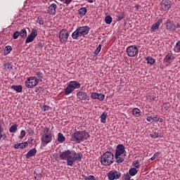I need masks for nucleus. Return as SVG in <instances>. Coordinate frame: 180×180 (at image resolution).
Instances as JSON below:
<instances>
[{
    "label": "nucleus",
    "instance_id": "31",
    "mask_svg": "<svg viewBox=\"0 0 180 180\" xmlns=\"http://www.w3.org/2000/svg\"><path fill=\"white\" fill-rule=\"evenodd\" d=\"M11 51H12V46H6L4 49V56H8V54H9V53H11Z\"/></svg>",
    "mask_w": 180,
    "mask_h": 180
},
{
    "label": "nucleus",
    "instance_id": "25",
    "mask_svg": "<svg viewBox=\"0 0 180 180\" xmlns=\"http://www.w3.org/2000/svg\"><path fill=\"white\" fill-rule=\"evenodd\" d=\"M137 172H139V170H137V169H136V167H132L131 169H129L128 173L131 176H134L136 175H137Z\"/></svg>",
    "mask_w": 180,
    "mask_h": 180
},
{
    "label": "nucleus",
    "instance_id": "7",
    "mask_svg": "<svg viewBox=\"0 0 180 180\" xmlns=\"http://www.w3.org/2000/svg\"><path fill=\"white\" fill-rule=\"evenodd\" d=\"M39 84V78L37 77H30L25 81V86L27 88H34Z\"/></svg>",
    "mask_w": 180,
    "mask_h": 180
},
{
    "label": "nucleus",
    "instance_id": "12",
    "mask_svg": "<svg viewBox=\"0 0 180 180\" xmlns=\"http://www.w3.org/2000/svg\"><path fill=\"white\" fill-rule=\"evenodd\" d=\"M160 8L162 11H169V8H171V1L162 0L160 2Z\"/></svg>",
    "mask_w": 180,
    "mask_h": 180
},
{
    "label": "nucleus",
    "instance_id": "6",
    "mask_svg": "<svg viewBox=\"0 0 180 180\" xmlns=\"http://www.w3.org/2000/svg\"><path fill=\"white\" fill-rule=\"evenodd\" d=\"M49 130H50V129L46 127V133L41 136V141L43 146H47L49 143H51V141H53V136H51V132H49Z\"/></svg>",
    "mask_w": 180,
    "mask_h": 180
},
{
    "label": "nucleus",
    "instance_id": "51",
    "mask_svg": "<svg viewBox=\"0 0 180 180\" xmlns=\"http://www.w3.org/2000/svg\"><path fill=\"white\" fill-rule=\"evenodd\" d=\"M6 140V134H3L1 132H0V140Z\"/></svg>",
    "mask_w": 180,
    "mask_h": 180
},
{
    "label": "nucleus",
    "instance_id": "30",
    "mask_svg": "<svg viewBox=\"0 0 180 180\" xmlns=\"http://www.w3.org/2000/svg\"><path fill=\"white\" fill-rule=\"evenodd\" d=\"M148 64H150V65H153V64L155 63V59L153 58L151 56H148L146 58Z\"/></svg>",
    "mask_w": 180,
    "mask_h": 180
},
{
    "label": "nucleus",
    "instance_id": "36",
    "mask_svg": "<svg viewBox=\"0 0 180 180\" xmlns=\"http://www.w3.org/2000/svg\"><path fill=\"white\" fill-rule=\"evenodd\" d=\"M122 178L123 180H130L131 179V176L129 172H127L122 175Z\"/></svg>",
    "mask_w": 180,
    "mask_h": 180
},
{
    "label": "nucleus",
    "instance_id": "22",
    "mask_svg": "<svg viewBox=\"0 0 180 180\" xmlns=\"http://www.w3.org/2000/svg\"><path fill=\"white\" fill-rule=\"evenodd\" d=\"M87 12H88V9L86 7H82L79 8L78 11V13L80 18H82V16H85Z\"/></svg>",
    "mask_w": 180,
    "mask_h": 180
},
{
    "label": "nucleus",
    "instance_id": "56",
    "mask_svg": "<svg viewBox=\"0 0 180 180\" xmlns=\"http://www.w3.org/2000/svg\"><path fill=\"white\" fill-rule=\"evenodd\" d=\"M180 27V22H177L176 25H175V30H176V29H179Z\"/></svg>",
    "mask_w": 180,
    "mask_h": 180
},
{
    "label": "nucleus",
    "instance_id": "24",
    "mask_svg": "<svg viewBox=\"0 0 180 180\" xmlns=\"http://www.w3.org/2000/svg\"><path fill=\"white\" fill-rule=\"evenodd\" d=\"M3 68L6 71H11L13 69V65L11 63H6L3 65Z\"/></svg>",
    "mask_w": 180,
    "mask_h": 180
},
{
    "label": "nucleus",
    "instance_id": "16",
    "mask_svg": "<svg viewBox=\"0 0 180 180\" xmlns=\"http://www.w3.org/2000/svg\"><path fill=\"white\" fill-rule=\"evenodd\" d=\"M56 9H57V4H51L49 7L48 8L47 13L48 15H51L52 16H54L56 15Z\"/></svg>",
    "mask_w": 180,
    "mask_h": 180
},
{
    "label": "nucleus",
    "instance_id": "29",
    "mask_svg": "<svg viewBox=\"0 0 180 180\" xmlns=\"http://www.w3.org/2000/svg\"><path fill=\"white\" fill-rule=\"evenodd\" d=\"M65 140V136L63 134V133L58 134V141L59 143H63Z\"/></svg>",
    "mask_w": 180,
    "mask_h": 180
},
{
    "label": "nucleus",
    "instance_id": "45",
    "mask_svg": "<svg viewBox=\"0 0 180 180\" xmlns=\"http://www.w3.org/2000/svg\"><path fill=\"white\" fill-rule=\"evenodd\" d=\"M98 93L93 92L91 94V99H98Z\"/></svg>",
    "mask_w": 180,
    "mask_h": 180
},
{
    "label": "nucleus",
    "instance_id": "38",
    "mask_svg": "<svg viewBox=\"0 0 180 180\" xmlns=\"http://www.w3.org/2000/svg\"><path fill=\"white\" fill-rule=\"evenodd\" d=\"M37 23L41 25H44V21L43 20V18L41 16L37 17Z\"/></svg>",
    "mask_w": 180,
    "mask_h": 180
},
{
    "label": "nucleus",
    "instance_id": "62",
    "mask_svg": "<svg viewBox=\"0 0 180 180\" xmlns=\"http://www.w3.org/2000/svg\"><path fill=\"white\" fill-rule=\"evenodd\" d=\"M61 1V2H63V4L65 5V0H59Z\"/></svg>",
    "mask_w": 180,
    "mask_h": 180
},
{
    "label": "nucleus",
    "instance_id": "23",
    "mask_svg": "<svg viewBox=\"0 0 180 180\" xmlns=\"http://www.w3.org/2000/svg\"><path fill=\"white\" fill-rule=\"evenodd\" d=\"M11 89H13L15 92L20 93L23 91V86L22 85H13L11 86Z\"/></svg>",
    "mask_w": 180,
    "mask_h": 180
},
{
    "label": "nucleus",
    "instance_id": "50",
    "mask_svg": "<svg viewBox=\"0 0 180 180\" xmlns=\"http://www.w3.org/2000/svg\"><path fill=\"white\" fill-rule=\"evenodd\" d=\"M25 136H26V131L22 130L20 132V139H23V137H25Z\"/></svg>",
    "mask_w": 180,
    "mask_h": 180
},
{
    "label": "nucleus",
    "instance_id": "20",
    "mask_svg": "<svg viewBox=\"0 0 180 180\" xmlns=\"http://www.w3.org/2000/svg\"><path fill=\"white\" fill-rule=\"evenodd\" d=\"M28 144L27 141L17 143L14 145V148H15V150H18V148H26Z\"/></svg>",
    "mask_w": 180,
    "mask_h": 180
},
{
    "label": "nucleus",
    "instance_id": "43",
    "mask_svg": "<svg viewBox=\"0 0 180 180\" xmlns=\"http://www.w3.org/2000/svg\"><path fill=\"white\" fill-rule=\"evenodd\" d=\"M26 131L28 133L29 136H33V134H34V131H33L31 127H28Z\"/></svg>",
    "mask_w": 180,
    "mask_h": 180
},
{
    "label": "nucleus",
    "instance_id": "54",
    "mask_svg": "<svg viewBox=\"0 0 180 180\" xmlns=\"http://www.w3.org/2000/svg\"><path fill=\"white\" fill-rule=\"evenodd\" d=\"M65 6H68L71 2H72V0H65Z\"/></svg>",
    "mask_w": 180,
    "mask_h": 180
},
{
    "label": "nucleus",
    "instance_id": "37",
    "mask_svg": "<svg viewBox=\"0 0 180 180\" xmlns=\"http://www.w3.org/2000/svg\"><path fill=\"white\" fill-rule=\"evenodd\" d=\"M101 50H102V45L99 44L96 49L94 51V54H95V56H98V54L101 53Z\"/></svg>",
    "mask_w": 180,
    "mask_h": 180
},
{
    "label": "nucleus",
    "instance_id": "48",
    "mask_svg": "<svg viewBox=\"0 0 180 180\" xmlns=\"http://www.w3.org/2000/svg\"><path fill=\"white\" fill-rule=\"evenodd\" d=\"M168 109H169V105H168L167 104H164L162 105V110H164V112H167L168 110Z\"/></svg>",
    "mask_w": 180,
    "mask_h": 180
},
{
    "label": "nucleus",
    "instance_id": "17",
    "mask_svg": "<svg viewBox=\"0 0 180 180\" xmlns=\"http://www.w3.org/2000/svg\"><path fill=\"white\" fill-rule=\"evenodd\" d=\"M162 23V18H160L151 27L152 32H155L160 29V25Z\"/></svg>",
    "mask_w": 180,
    "mask_h": 180
},
{
    "label": "nucleus",
    "instance_id": "10",
    "mask_svg": "<svg viewBox=\"0 0 180 180\" xmlns=\"http://www.w3.org/2000/svg\"><path fill=\"white\" fill-rule=\"evenodd\" d=\"M109 180L119 179L122 176V173L116 170H111L107 174Z\"/></svg>",
    "mask_w": 180,
    "mask_h": 180
},
{
    "label": "nucleus",
    "instance_id": "32",
    "mask_svg": "<svg viewBox=\"0 0 180 180\" xmlns=\"http://www.w3.org/2000/svg\"><path fill=\"white\" fill-rule=\"evenodd\" d=\"M16 130H18V124H13L9 129L10 133H16Z\"/></svg>",
    "mask_w": 180,
    "mask_h": 180
},
{
    "label": "nucleus",
    "instance_id": "27",
    "mask_svg": "<svg viewBox=\"0 0 180 180\" xmlns=\"http://www.w3.org/2000/svg\"><path fill=\"white\" fill-rule=\"evenodd\" d=\"M19 34L20 37H22V39H26V37H27V32L26 31V29H22L19 32Z\"/></svg>",
    "mask_w": 180,
    "mask_h": 180
},
{
    "label": "nucleus",
    "instance_id": "26",
    "mask_svg": "<svg viewBox=\"0 0 180 180\" xmlns=\"http://www.w3.org/2000/svg\"><path fill=\"white\" fill-rule=\"evenodd\" d=\"M132 113L134 116H135L136 117H140V115H141V111L140 110V109L136 108L132 110Z\"/></svg>",
    "mask_w": 180,
    "mask_h": 180
},
{
    "label": "nucleus",
    "instance_id": "46",
    "mask_svg": "<svg viewBox=\"0 0 180 180\" xmlns=\"http://www.w3.org/2000/svg\"><path fill=\"white\" fill-rule=\"evenodd\" d=\"M19 36H20L19 31H15L13 34V38L14 39V40H16V39H18Z\"/></svg>",
    "mask_w": 180,
    "mask_h": 180
},
{
    "label": "nucleus",
    "instance_id": "41",
    "mask_svg": "<svg viewBox=\"0 0 180 180\" xmlns=\"http://www.w3.org/2000/svg\"><path fill=\"white\" fill-rule=\"evenodd\" d=\"M132 165L135 167V168H140V162L139 161V160H135L132 162Z\"/></svg>",
    "mask_w": 180,
    "mask_h": 180
},
{
    "label": "nucleus",
    "instance_id": "35",
    "mask_svg": "<svg viewBox=\"0 0 180 180\" xmlns=\"http://www.w3.org/2000/svg\"><path fill=\"white\" fill-rule=\"evenodd\" d=\"M112 16L110 15L105 16V22L107 25H110V23H112Z\"/></svg>",
    "mask_w": 180,
    "mask_h": 180
},
{
    "label": "nucleus",
    "instance_id": "57",
    "mask_svg": "<svg viewBox=\"0 0 180 180\" xmlns=\"http://www.w3.org/2000/svg\"><path fill=\"white\" fill-rule=\"evenodd\" d=\"M33 138L30 137L29 139H28V143H30V144H32L33 143Z\"/></svg>",
    "mask_w": 180,
    "mask_h": 180
},
{
    "label": "nucleus",
    "instance_id": "47",
    "mask_svg": "<svg viewBox=\"0 0 180 180\" xmlns=\"http://www.w3.org/2000/svg\"><path fill=\"white\" fill-rule=\"evenodd\" d=\"M49 109H50V106L47 105H44L41 108V110H43L44 112H47V110H49Z\"/></svg>",
    "mask_w": 180,
    "mask_h": 180
},
{
    "label": "nucleus",
    "instance_id": "4",
    "mask_svg": "<svg viewBox=\"0 0 180 180\" xmlns=\"http://www.w3.org/2000/svg\"><path fill=\"white\" fill-rule=\"evenodd\" d=\"M91 28L88 26L79 27L76 29L72 34V37L74 39H78V37H82V36H86L89 33Z\"/></svg>",
    "mask_w": 180,
    "mask_h": 180
},
{
    "label": "nucleus",
    "instance_id": "19",
    "mask_svg": "<svg viewBox=\"0 0 180 180\" xmlns=\"http://www.w3.org/2000/svg\"><path fill=\"white\" fill-rule=\"evenodd\" d=\"M37 153V150H36L35 148L30 150L25 155V158H30L31 157H34V155H36Z\"/></svg>",
    "mask_w": 180,
    "mask_h": 180
},
{
    "label": "nucleus",
    "instance_id": "2",
    "mask_svg": "<svg viewBox=\"0 0 180 180\" xmlns=\"http://www.w3.org/2000/svg\"><path fill=\"white\" fill-rule=\"evenodd\" d=\"M91 137V135L86 131H75L70 137V141L76 143V144H79L85 140H88Z\"/></svg>",
    "mask_w": 180,
    "mask_h": 180
},
{
    "label": "nucleus",
    "instance_id": "5",
    "mask_svg": "<svg viewBox=\"0 0 180 180\" xmlns=\"http://www.w3.org/2000/svg\"><path fill=\"white\" fill-rule=\"evenodd\" d=\"M81 88V84L77 81H71L68 83L66 88H65V95H70L72 92H74L75 89H79Z\"/></svg>",
    "mask_w": 180,
    "mask_h": 180
},
{
    "label": "nucleus",
    "instance_id": "34",
    "mask_svg": "<svg viewBox=\"0 0 180 180\" xmlns=\"http://www.w3.org/2000/svg\"><path fill=\"white\" fill-rule=\"evenodd\" d=\"M150 136L152 138V139H158V137H162V135L157 133V132H153L152 134H150Z\"/></svg>",
    "mask_w": 180,
    "mask_h": 180
},
{
    "label": "nucleus",
    "instance_id": "9",
    "mask_svg": "<svg viewBox=\"0 0 180 180\" xmlns=\"http://www.w3.org/2000/svg\"><path fill=\"white\" fill-rule=\"evenodd\" d=\"M68 36H70V34L68 33V30L65 29H63L59 32V41L60 43H67V41L68 40Z\"/></svg>",
    "mask_w": 180,
    "mask_h": 180
},
{
    "label": "nucleus",
    "instance_id": "40",
    "mask_svg": "<svg viewBox=\"0 0 180 180\" xmlns=\"http://www.w3.org/2000/svg\"><path fill=\"white\" fill-rule=\"evenodd\" d=\"M174 51H175L176 53H179L180 52V41H178L176 42Z\"/></svg>",
    "mask_w": 180,
    "mask_h": 180
},
{
    "label": "nucleus",
    "instance_id": "18",
    "mask_svg": "<svg viewBox=\"0 0 180 180\" xmlns=\"http://www.w3.org/2000/svg\"><path fill=\"white\" fill-rule=\"evenodd\" d=\"M175 57H174V55H172V53H168L165 58H164V61H165V63H167V64H171V63H172V60H174Z\"/></svg>",
    "mask_w": 180,
    "mask_h": 180
},
{
    "label": "nucleus",
    "instance_id": "13",
    "mask_svg": "<svg viewBox=\"0 0 180 180\" xmlns=\"http://www.w3.org/2000/svg\"><path fill=\"white\" fill-rule=\"evenodd\" d=\"M166 29L169 32H175V23L171 19H167L165 22Z\"/></svg>",
    "mask_w": 180,
    "mask_h": 180
},
{
    "label": "nucleus",
    "instance_id": "58",
    "mask_svg": "<svg viewBox=\"0 0 180 180\" xmlns=\"http://www.w3.org/2000/svg\"><path fill=\"white\" fill-rule=\"evenodd\" d=\"M153 119H154V122H158L160 120V118L155 117H154Z\"/></svg>",
    "mask_w": 180,
    "mask_h": 180
},
{
    "label": "nucleus",
    "instance_id": "33",
    "mask_svg": "<svg viewBox=\"0 0 180 180\" xmlns=\"http://www.w3.org/2000/svg\"><path fill=\"white\" fill-rule=\"evenodd\" d=\"M82 178H84V180H96V178L94 175H90L89 176H86L84 174L82 175Z\"/></svg>",
    "mask_w": 180,
    "mask_h": 180
},
{
    "label": "nucleus",
    "instance_id": "1",
    "mask_svg": "<svg viewBox=\"0 0 180 180\" xmlns=\"http://www.w3.org/2000/svg\"><path fill=\"white\" fill-rule=\"evenodd\" d=\"M59 158L62 160H66L67 165L72 167L75 161H81L82 155L81 153H76L75 151L67 150L59 155Z\"/></svg>",
    "mask_w": 180,
    "mask_h": 180
},
{
    "label": "nucleus",
    "instance_id": "49",
    "mask_svg": "<svg viewBox=\"0 0 180 180\" xmlns=\"http://www.w3.org/2000/svg\"><path fill=\"white\" fill-rule=\"evenodd\" d=\"M41 86H38L35 88L34 92H36V94H40V92H41Z\"/></svg>",
    "mask_w": 180,
    "mask_h": 180
},
{
    "label": "nucleus",
    "instance_id": "59",
    "mask_svg": "<svg viewBox=\"0 0 180 180\" xmlns=\"http://www.w3.org/2000/svg\"><path fill=\"white\" fill-rule=\"evenodd\" d=\"M158 122H160V123H162L164 122V120L162 118H159Z\"/></svg>",
    "mask_w": 180,
    "mask_h": 180
},
{
    "label": "nucleus",
    "instance_id": "53",
    "mask_svg": "<svg viewBox=\"0 0 180 180\" xmlns=\"http://www.w3.org/2000/svg\"><path fill=\"white\" fill-rule=\"evenodd\" d=\"M146 120H147L148 122H150V123H153V122H154V118L152 117H148L146 118Z\"/></svg>",
    "mask_w": 180,
    "mask_h": 180
},
{
    "label": "nucleus",
    "instance_id": "60",
    "mask_svg": "<svg viewBox=\"0 0 180 180\" xmlns=\"http://www.w3.org/2000/svg\"><path fill=\"white\" fill-rule=\"evenodd\" d=\"M135 8L136 9H139V8H140V5L139 4L135 5Z\"/></svg>",
    "mask_w": 180,
    "mask_h": 180
},
{
    "label": "nucleus",
    "instance_id": "8",
    "mask_svg": "<svg viewBox=\"0 0 180 180\" xmlns=\"http://www.w3.org/2000/svg\"><path fill=\"white\" fill-rule=\"evenodd\" d=\"M127 54L129 57H136L139 54V48L136 45H131L127 48Z\"/></svg>",
    "mask_w": 180,
    "mask_h": 180
},
{
    "label": "nucleus",
    "instance_id": "61",
    "mask_svg": "<svg viewBox=\"0 0 180 180\" xmlns=\"http://www.w3.org/2000/svg\"><path fill=\"white\" fill-rule=\"evenodd\" d=\"M88 2H89V4H92L94 2V0H88Z\"/></svg>",
    "mask_w": 180,
    "mask_h": 180
},
{
    "label": "nucleus",
    "instance_id": "42",
    "mask_svg": "<svg viewBox=\"0 0 180 180\" xmlns=\"http://www.w3.org/2000/svg\"><path fill=\"white\" fill-rule=\"evenodd\" d=\"M124 19V13H121L119 15H117V22H120V20H123Z\"/></svg>",
    "mask_w": 180,
    "mask_h": 180
},
{
    "label": "nucleus",
    "instance_id": "3",
    "mask_svg": "<svg viewBox=\"0 0 180 180\" xmlns=\"http://www.w3.org/2000/svg\"><path fill=\"white\" fill-rule=\"evenodd\" d=\"M101 165H104V167H109L112 165L113 162H115V155L110 151H106L101 156Z\"/></svg>",
    "mask_w": 180,
    "mask_h": 180
},
{
    "label": "nucleus",
    "instance_id": "28",
    "mask_svg": "<svg viewBox=\"0 0 180 180\" xmlns=\"http://www.w3.org/2000/svg\"><path fill=\"white\" fill-rule=\"evenodd\" d=\"M106 117H108V112H104L102 113V115H101V123H106Z\"/></svg>",
    "mask_w": 180,
    "mask_h": 180
},
{
    "label": "nucleus",
    "instance_id": "39",
    "mask_svg": "<svg viewBox=\"0 0 180 180\" xmlns=\"http://www.w3.org/2000/svg\"><path fill=\"white\" fill-rule=\"evenodd\" d=\"M37 78H38L39 81H43V73L41 72H37L36 73Z\"/></svg>",
    "mask_w": 180,
    "mask_h": 180
},
{
    "label": "nucleus",
    "instance_id": "44",
    "mask_svg": "<svg viewBox=\"0 0 180 180\" xmlns=\"http://www.w3.org/2000/svg\"><path fill=\"white\" fill-rule=\"evenodd\" d=\"M97 99H98V101H103V99H105V94L98 93Z\"/></svg>",
    "mask_w": 180,
    "mask_h": 180
},
{
    "label": "nucleus",
    "instance_id": "55",
    "mask_svg": "<svg viewBox=\"0 0 180 180\" xmlns=\"http://www.w3.org/2000/svg\"><path fill=\"white\" fill-rule=\"evenodd\" d=\"M37 47L38 49H43V44H41V42H39V43L37 44Z\"/></svg>",
    "mask_w": 180,
    "mask_h": 180
},
{
    "label": "nucleus",
    "instance_id": "11",
    "mask_svg": "<svg viewBox=\"0 0 180 180\" xmlns=\"http://www.w3.org/2000/svg\"><path fill=\"white\" fill-rule=\"evenodd\" d=\"M76 96L77 99H79V101H89V96L85 91H77Z\"/></svg>",
    "mask_w": 180,
    "mask_h": 180
},
{
    "label": "nucleus",
    "instance_id": "15",
    "mask_svg": "<svg viewBox=\"0 0 180 180\" xmlns=\"http://www.w3.org/2000/svg\"><path fill=\"white\" fill-rule=\"evenodd\" d=\"M126 153V148H124L123 144H118L115 149V154L117 155H123Z\"/></svg>",
    "mask_w": 180,
    "mask_h": 180
},
{
    "label": "nucleus",
    "instance_id": "21",
    "mask_svg": "<svg viewBox=\"0 0 180 180\" xmlns=\"http://www.w3.org/2000/svg\"><path fill=\"white\" fill-rule=\"evenodd\" d=\"M115 158L117 164H122V162H124V158H123L122 155H115Z\"/></svg>",
    "mask_w": 180,
    "mask_h": 180
},
{
    "label": "nucleus",
    "instance_id": "52",
    "mask_svg": "<svg viewBox=\"0 0 180 180\" xmlns=\"http://www.w3.org/2000/svg\"><path fill=\"white\" fill-rule=\"evenodd\" d=\"M158 155H160V153H156L153 155V156L150 158V160L152 161H154V160H155V158H157V157H158Z\"/></svg>",
    "mask_w": 180,
    "mask_h": 180
},
{
    "label": "nucleus",
    "instance_id": "14",
    "mask_svg": "<svg viewBox=\"0 0 180 180\" xmlns=\"http://www.w3.org/2000/svg\"><path fill=\"white\" fill-rule=\"evenodd\" d=\"M37 37V30H32V31L28 35V37L25 40L26 44H27V43H32V41H33V40H34V39H36Z\"/></svg>",
    "mask_w": 180,
    "mask_h": 180
}]
</instances>
